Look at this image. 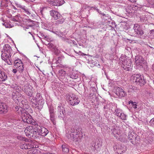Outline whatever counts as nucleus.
Segmentation results:
<instances>
[{"label":"nucleus","instance_id":"nucleus-1","mask_svg":"<svg viewBox=\"0 0 154 154\" xmlns=\"http://www.w3.org/2000/svg\"><path fill=\"white\" fill-rule=\"evenodd\" d=\"M21 119L22 121L24 122H26L28 124H31L32 125L27 126L25 129L24 132L26 136L29 137L30 134L33 130H36L38 128H36V122H35L34 120L32 118V116L28 113L23 112H22Z\"/></svg>","mask_w":154,"mask_h":154},{"label":"nucleus","instance_id":"nucleus-2","mask_svg":"<svg viewBox=\"0 0 154 154\" xmlns=\"http://www.w3.org/2000/svg\"><path fill=\"white\" fill-rule=\"evenodd\" d=\"M21 119L22 121L24 122H26L28 124H31L32 125L27 126L25 129L24 132L26 136L29 137L30 134L33 130H36L38 128H36V122H35L34 120L32 118V116L28 113L23 112H22Z\"/></svg>","mask_w":154,"mask_h":154},{"label":"nucleus","instance_id":"nucleus-3","mask_svg":"<svg viewBox=\"0 0 154 154\" xmlns=\"http://www.w3.org/2000/svg\"><path fill=\"white\" fill-rule=\"evenodd\" d=\"M21 119L22 121L24 122H26L28 124H31L32 125L27 126L25 129L24 132L26 136L29 137L30 134L33 130H36L38 128H36V122H35L34 120L32 118V116L28 113L23 112H22Z\"/></svg>","mask_w":154,"mask_h":154},{"label":"nucleus","instance_id":"nucleus-4","mask_svg":"<svg viewBox=\"0 0 154 154\" xmlns=\"http://www.w3.org/2000/svg\"><path fill=\"white\" fill-rule=\"evenodd\" d=\"M119 60L122 67L125 70L129 71L132 69L133 66L132 62L125 55H122L119 58Z\"/></svg>","mask_w":154,"mask_h":154},{"label":"nucleus","instance_id":"nucleus-5","mask_svg":"<svg viewBox=\"0 0 154 154\" xmlns=\"http://www.w3.org/2000/svg\"><path fill=\"white\" fill-rule=\"evenodd\" d=\"M35 100H37L36 103L33 102L32 100H34V99L32 98L30 101L31 104L33 107L41 110L43 107L44 102V100L42 99V96L40 93H37L35 98Z\"/></svg>","mask_w":154,"mask_h":154},{"label":"nucleus","instance_id":"nucleus-6","mask_svg":"<svg viewBox=\"0 0 154 154\" xmlns=\"http://www.w3.org/2000/svg\"><path fill=\"white\" fill-rule=\"evenodd\" d=\"M135 62L137 66L140 68H144L146 65V62L141 56H137L135 58Z\"/></svg>","mask_w":154,"mask_h":154},{"label":"nucleus","instance_id":"nucleus-7","mask_svg":"<svg viewBox=\"0 0 154 154\" xmlns=\"http://www.w3.org/2000/svg\"><path fill=\"white\" fill-rule=\"evenodd\" d=\"M23 91L28 96L31 97L33 94V89L32 87L28 84L25 85L23 88Z\"/></svg>","mask_w":154,"mask_h":154},{"label":"nucleus","instance_id":"nucleus-8","mask_svg":"<svg viewBox=\"0 0 154 154\" xmlns=\"http://www.w3.org/2000/svg\"><path fill=\"white\" fill-rule=\"evenodd\" d=\"M134 80L136 82L138 83L140 85H143L145 84V81L143 75L138 74H134Z\"/></svg>","mask_w":154,"mask_h":154},{"label":"nucleus","instance_id":"nucleus-9","mask_svg":"<svg viewBox=\"0 0 154 154\" xmlns=\"http://www.w3.org/2000/svg\"><path fill=\"white\" fill-rule=\"evenodd\" d=\"M11 54L4 52H2L1 58L2 59L7 62L8 64L11 65L12 64V60H11Z\"/></svg>","mask_w":154,"mask_h":154},{"label":"nucleus","instance_id":"nucleus-10","mask_svg":"<svg viewBox=\"0 0 154 154\" xmlns=\"http://www.w3.org/2000/svg\"><path fill=\"white\" fill-rule=\"evenodd\" d=\"M36 128H38V133L42 136H46L49 133L48 130L44 127H42L38 125H36Z\"/></svg>","mask_w":154,"mask_h":154},{"label":"nucleus","instance_id":"nucleus-11","mask_svg":"<svg viewBox=\"0 0 154 154\" xmlns=\"http://www.w3.org/2000/svg\"><path fill=\"white\" fill-rule=\"evenodd\" d=\"M115 90L114 92L119 97H124L127 95L126 93L120 87H117Z\"/></svg>","mask_w":154,"mask_h":154},{"label":"nucleus","instance_id":"nucleus-12","mask_svg":"<svg viewBox=\"0 0 154 154\" xmlns=\"http://www.w3.org/2000/svg\"><path fill=\"white\" fill-rule=\"evenodd\" d=\"M57 110L58 117L63 118L65 115V110L61 104L59 105L57 108Z\"/></svg>","mask_w":154,"mask_h":154},{"label":"nucleus","instance_id":"nucleus-13","mask_svg":"<svg viewBox=\"0 0 154 154\" xmlns=\"http://www.w3.org/2000/svg\"><path fill=\"white\" fill-rule=\"evenodd\" d=\"M134 29H135L136 36L137 35L142 36L144 34V32L141 29L140 26L138 24H134Z\"/></svg>","mask_w":154,"mask_h":154},{"label":"nucleus","instance_id":"nucleus-14","mask_svg":"<svg viewBox=\"0 0 154 154\" xmlns=\"http://www.w3.org/2000/svg\"><path fill=\"white\" fill-rule=\"evenodd\" d=\"M115 148H116L115 151L118 154H122L126 150L125 147L121 145L115 146L114 148V149H115Z\"/></svg>","mask_w":154,"mask_h":154},{"label":"nucleus","instance_id":"nucleus-15","mask_svg":"<svg viewBox=\"0 0 154 154\" xmlns=\"http://www.w3.org/2000/svg\"><path fill=\"white\" fill-rule=\"evenodd\" d=\"M50 14L51 16L54 18L55 20L58 19L61 16V15L59 12L54 10L50 11Z\"/></svg>","mask_w":154,"mask_h":154},{"label":"nucleus","instance_id":"nucleus-16","mask_svg":"<svg viewBox=\"0 0 154 154\" xmlns=\"http://www.w3.org/2000/svg\"><path fill=\"white\" fill-rule=\"evenodd\" d=\"M8 107L5 104L0 103V114H5L8 111Z\"/></svg>","mask_w":154,"mask_h":154},{"label":"nucleus","instance_id":"nucleus-17","mask_svg":"<svg viewBox=\"0 0 154 154\" xmlns=\"http://www.w3.org/2000/svg\"><path fill=\"white\" fill-rule=\"evenodd\" d=\"M136 134L133 131L129 132L128 139L132 144H134L136 139Z\"/></svg>","mask_w":154,"mask_h":154},{"label":"nucleus","instance_id":"nucleus-18","mask_svg":"<svg viewBox=\"0 0 154 154\" xmlns=\"http://www.w3.org/2000/svg\"><path fill=\"white\" fill-rule=\"evenodd\" d=\"M12 49L11 46L8 44H5L3 48L2 52L9 53L11 54Z\"/></svg>","mask_w":154,"mask_h":154},{"label":"nucleus","instance_id":"nucleus-19","mask_svg":"<svg viewBox=\"0 0 154 154\" xmlns=\"http://www.w3.org/2000/svg\"><path fill=\"white\" fill-rule=\"evenodd\" d=\"M78 97L75 94H72L69 95L67 97V99L69 101V103L70 104L73 103L74 100H76Z\"/></svg>","mask_w":154,"mask_h":154},{"label":"nucleus","instance_id":"nucleus-20","mask_svg":"<svg viewBox=\"0 0 154 154\" xmlns=\"http://www.w3.org/2000/svg\"><path fill=\"white\" fill-rule=\"evenodd\" d=\"M10 4V2L9 0H3L1 1L0 9H3L7 7Z\"/></svg>","mask_w":154,"mask_h":154},{"label":"nucleus","instance_id":"nucleus-21","mask_svg":"<svg viewBox=\"0 0 154 154\" xmlns=\"http://www.w3.org/2000/svg\"><path fill=\"white\" fill-rule=\"evenodd\" d=\"M127 89L128 92L130 93H133L134 92H136V91L137 90V88L132 85L128 86Z\"/></svg>","mask_w":154,"mask_h":154},{"label":"nucleus","instance_id":"nucleus-22","mask_svg":"<svg viewBox=\"0 0 154 154\" xmlns=\"http://www.w3.org/2000/svg\"><path fill=\"white\" fill-rule=\"evenodd\" d=\"M8 76L3 71L0 75V82H4L7 79Z\"/></svg>","mask_w":154,"mask_h":154},{"label":"nucleus","instance_id":"nucleus-23","mask_svg":"<svg viewBox=\"0 0 154 154\" xmlns=\"http://www.w3.org/2000/svg\"><path fill=\"white\" fill-rule=\"evenodd\" d=\"M14 64L16 68L17 66H18L21 65L23 66V65L21 60L19 59H17L14 61Z\"/></svg>","mask_w":154,"mask_h":154},{"label":"nucleus","instance_id":"nucleus-24","mask_svg":"<svg viewBox=\"0 0 154 154\" xmlns=\"http://www.w3.org/2000/svg\"><path fill=\"white\" fill-rule=\"evenodd\" d=\"M65 3V2L63 0H55L54 6H60Z\"/></svg>","mask_w":154,"mask_h":154},{"label":"nucleus","instance_id":"nucleus-25","mask_svg":"<svg viewBox=\"0 0 154 154\" xmlns=\"http://www.w3.org/2000/svg\"><path fill=\"white\" fill-rule=\"evenodd\" d=\"M62 148L63 152L65 153H67L69 151V147L68 146L65 144L62 145Z\"/></svg>","mask_w":154,"mask_h":154},{"label":"nucleus","instance_id":"nucleus-26","mask_svg":"<svg viewBox=\"0 0 154 154\" xmlns=\"http://www.w3.org/2000/svg\"><path fill=\"white\" fill-rule=\"evenodd\" d=\"M38 133V130H33V131H32L31 134H30L29 138L32 137L33 138L35 139L37 138V133Z\"/></svg>","mask_w":154,"mask_h":154},{"label":"nucleus","instance_id":"nucleus-27","mask_svg":"<svg viewBox=\"0 0 154 154\" xmlns=\"http://www.w3.org/2000/svg\"><path fill=\"white\" fill-rule=\"evenodd\" d=\"M3 25L6 28H11L14 26V24L10 21L5 23L3 24Z\"/></svg>","mask_w":154,"mask_h":154},{"label":"nucleus","instance_id":"nucleus-28","mask_svg":"<svg viewBox=\"0 0 154 154\" xmlns=\"http://www.w3.org/2000/svg\"><path fill=\"white\" fill-rule=\"evenodd\" d=\"M128 34L132 36H136V33L134 27L132 29H129L128 32Z\"/></svg>","mask_w":154,"mask_h":154},{"label":"nucleus","instance_id":"nucleus-29","mask_svg":"<svg viewBox=\"0 0 154 154\" xmlns=\"http://www.w3.org/2000/svg\"><path fill=\"white\" fill-rule=\"evenodd\" d=\"M58 19L59 20L56 21L55 24L56 25H58L59 24L62 23L64 21V19L61 15V17Z\"/></svg>","mask_w":154,"mask_h":154},{"label":"nucleus","instance_id":"nucleus-30","mask_svg":"<svg viewBox=\"0 0 154 154\" xmlns=\"http://www.w3.org/2000/svg\"><path fill=\"white\" fill-rule=\"evenodd\" d=\"M22 9L23 10V12H25L29 16H30L31 15V13L29 11V9L25 6H24Z\"/></svg>","mask_w":154,"mask_h":154},{"label":"nucleus","instance_id":"nucleus-31","mask_svg":"<svg viewBox=\"0 0 154 154\" xmlns=\"http://www.w3.org/2000/svg\"><path fill=\"white\" fill-rule=\"evenodd\" d=\"M122 111L121 109L119 108H117L115 110L114 114L118 117L119 116V115H120V114L122 113Z\"/></svg>","mask_w":154,"mask_h":154},{"label":"nucleus","instance_id":"nucleus-32","mask_svg":"<svg viewBox=\"0 0 154 154\" xmlns=\"http://www.w3.org/2000/svg\"><path fill=\"white\" fill-rule=\"evenodd\" d=\"M24 65H23V66H17L16 68L17 69V71H18L20 73H22L24 69Z\"/></svg>","mask_w":154,"mask_h":154},{"label":"nucleus","instance_id":"nucleus-33","mask_svg":"<svg viewBox=\"0 0 154 154\" xmlns=\"http://www.w3.org/2000/svg\"><path fill=\"white\" fill-rule=\"evenodd\" d=\"M50 120L54 125L56 124L55 115H50Z\"/></svg>","mask_w":154,"mask_h":154},{"label":"nucleus","instance_id":"nucleus-34","mask_svg":"<svg viewBox=\"0 0 154 154\" xmlns=\"http://www.w3.org/2000/svg\"><path fill=\"white\" fill-rule=\"evenodd\" d=\"M127 116L122 112V113L120 114V115H119V116L118 117L122 120H126Z\"/></svg>","mask_w":154,"mask_h":154},{"label":"nucleus","instance_id":"nucleus-35","mask_svg":"<svg viewBox=\"0 0 154 154\" xmlns=\"http://www.w3.org/2000/svg\"><path fill=\"white\" fill-rule=\"evenodd\" d=\"M49 111L50 115H55L54 109L53 106H50L49 107Z\"/></svg>","mask_w":154,"mask_h":154},{"label":"nucleus","instance_id":"nucleus-36","mask_svg":"<svg viewBox=\"0 0 154 154\" xmlns=\"http://www.w3.org/2000/svg\"><path fill=\"white\" fill-rule=\"evenodd\" d=\"M48 47L51 50H54L56 47L52 43H48L47 44Z\"/></svg>","mask_w":154,"mask_h":154},{"label":"nucleus","instance_id":"nucleus-37","mask_svg":"<svg viewBox=\"0 0 154 154\" xmlns=\"http://www.w3.org/2000/svg\"><path fill=\"white\" fill-rule=\"evenodd\" d=\"M128 103L129 104H131V106L134 109L137 108V103L136 102H133L132 101L130 100L129 102Z\"/></svg>","mask_w":154,"mask_h":154},{"label":"nucleus","instance_id":"nucleus-38","mask_svg":"<svg viewBox=\"0 0 154 154\" xmlns=\"http://www.w3.org/2000/svg\"><path fill=\"white\" fill-rule=\"evenodd\" d=\"M70 77L71 78L76 79L78 78V75L74 72H72V74L70 75Z\"/></svg>","mask_w":154,"mask_h":154},{"label":"nucleus","instance_id":"nucleus-39","mask_svg":"<svg viewBox=\"0 0 154 154\" xmlns=\"http://www.w3.org/2000/svg\"><path fill=\"white\" fill-rule=\"evenodd\" d=\"M73 101V104H72L71 103L70 105L72 106H74L75 105H78L79 104L80 102V100H79V98L77 99L76 100H74V101Z\"/></svg>","mask_w":154,"mask_h":154},{"label":"nucleus","instance_id":"nucleus-40","mask_svg":"<svg viewBox=\"0 0 154 154\" xmlns=\"http://www.w3.org/2000/svg\"><path fill=\"white\" fill-rule=\"evenodd\" d=\"M60 75L64 76L66 74V72L63 69H60L58 71Z\"/></svg>","mask_w":154,"mask_h":154},{"label":"nucleus","instance_id":"nucleus-41","mask_svg":"<svg viewBox=\"0 0 154 154\" xmlns=\"http://www.w3.org/2000/svg\"><path fill=\"white\" fill-rule=\"evenodd\" d=\"M20 148L22 149H27V143H24V144H22L20 146Z\"/></svg>","mask_w":154,"mask_h":154},{"label":"nucleus","instance_id":"nucleus-42","mask_svg":"<svg viewBox=\"0 0 154 154\" xmlns=\"http://www.w3.org/2000/svg\"><path fill=\"white\" fill-rule=\"evenodd\" d=\"M39 35L42 36L43 38L47 40L48 36H47V35H45L42 32H39Z\"/></svg>","mask_w":154,"mask_h":154},{"label":"nucleus","instance_id":"nucleus-43","mask_svg":"<svg viewBox=\"0 0 154 154\" xmlns=\"http://www.w3.org/2000/svg\"><path fill=\"white\" fill-rule=\"evenodd\" d=\"M27 148H28L27 149H30L34 148L33 144L31 143H27Z\"/></svg>","mask_w":154,"mask_h":154},{"label":"nucleus","instance_id":"nucleus-44","mask_svg":"<svg viewBox=\"0 0 154 154\" xmlns=\"http://www.w3.org/2000/svg\"><path fill=\"white\" fill-rule=\"evenodd\" d=\"M64 57L63 56H60L58 57L57 58V63H60L61 60L64 58Z\"/></svg>","mask_w":154,"mask_h":154},{"label":"nucleus","instance_id":"nucleus-45","mask_svg":"<svg viewBox=\"0 0 154 154\" xmlns=\"http://www.w3.org/2000/svg\"><path fill=\"white\" fill-rule=\"evenodd\" d=\"M102 18L104 19L105 20H107L108 18V15H106L104 14H102V16H101Z\"/></svg>","mask_w":154,"mask_h":154},{"label":"nucleus","instance_id":"nucleus-46","mask_svg":"<svg viewBox=\"0 0 154 154\" xmlns=\"http://www.w3.org/2000/svg\"><path fill=\"white\" fill-rule=\"evenodd\" d=\"M17 138L18 140H25L26 139L25 138L20 135H17Z\"/></svg>","mask_w":154,"mask_h":154},{"label":"nucleus","instance_id":"nucleus-47","mask_svg":"<svg viewBox=\"0 0 154 154\" xmlns=\"http://www.w3.org/2000/svg\"><path fill=\"white\" fill-rule=\"evenodd\" d=\"M54 54L56 55H57L60 53V51L56 47L53 50Z\"/></svg>","mask_w":154,"mask_h":154},{"label":"nucleus","instance_id":"nucleus-48","mask_svg":"<svg viewBox=\"0 0 154 154\" xmlns=\"http://www.w3.org/2000/svg\"><path fill=\"white\" fill-rule=\"evenodd\" d=\"M55 0H47V1L48 3L54 6Z\"/></svg>","mask_w":154,"mask_h":154},{"label":"nucleus","instance_id":"nucleus-49","mask_svg":"<svg viewBox=\"0 0 154 154\" xmlns=\"http://www.w3.org/2000/svg\"><path fill=\"white\" fill-rule=\"evenodd\" d=\"M150 125L154 127V118L152 119L149 122Z\"/></svg>","mask_w":154,"mask_h":154},{"label":"nucleus","instance_id":"nucleus-50","mask_svg":"<svg viewBox=\"0 0 154 154\" xmlns=\"http://www.w3.org/2000/svg\"><path fill=\"white\" fill-rule=\"evenodd\" d=\"M16 6L17 7L21 8V9L23 8L24 5H22L18 3H15Z\"/></svg>","mask_w":154,"mask_h":154},{"label":"nucleus","instance_id":"nucleus-51","mask_svg":"<svg viewBox=\"0 0 154 154\" xmlns=\"http://www.w3.org/2000/svg\"><path fill=\"white\" fill-rule=\"evenodd\" d=\"M15 109H16V110L18 113H20H20H21V108H19L18 106H17L15 107Z\"/></svg>","mask_w":154,"mask_h":154},{"label":"nucleus","instance_id":"nucleus-52","mask_svg":"<svg viewBox=\"0 0 154 154\" xmlns=\"http://www.w3.org/2000/svg\"><path fill=\"white\" fill-rule=\"evenodd\" d=\"M103 109L105 112H107L109 109V107L107 105L104 106L103 107Z\"/></svg>","mask_w":154,"mask_h":154},{"label":"nucleus","instance_id":"nucleus-53","mask_svg":"<svg viewBox=\"0 0 154 154\" xmlns=\"http://www.w3.org/2000/svg\"><path fill=\"white\" fill-rule=\"evenodd\" d=\"M32 26L31 25H28V26H26L25 27H24V29H25V30H26V29H28L29 28V27H32Z\"/></svg>","mask_w":154,"mask_h":154},{"label":"nucleus","instance_id":"nucleus-54","mask_svg":"<svg viewBox=\"0 0 154 154\" xmlns=\"http://www.w3.org/2000/svg\"><path fill=\"white\" fill-rule=\"evenodd\" d=\"M44 9V8H42V9L40 10V13L42 15H43V10Z\"/></svg>","mask_w":154,"mask_h":154},{"label":"nucleus","instance_id":"nucleus-55","mask_svg":"<svg viewBox=\"0 0 154 154\" xmlns=\"http://www.w3.org/2000/svg\"><path fill=\"white\" fill-rule=\"evenodd\" d=\"M17 69L16 68V69H13L12 70V72L14 73H15L17 72Z\"/></svg>","mask_w":154,"mask_h":154},{"label":"nucleus","instance_id":"nucleus-56","mask_svg":"<svg viewBox=\"0 0 154 154\" xmlns=\"http://www.w3.org/2000/svg\"><path fill=\"white\" fill-rule=\"evenodd\" d=\"M13 21H16V22H18V19H16L15 18H13Z\"/></svg>","mask_w":154,"mask_h":154},{"label":"nucleus","instance_id":"nucleus-57","mask_svg":"<svg viewBox=\"0 0 154 154\" xmlns=\"http://www.w3.org/2000/svg\"><path fill=\"white\" fill-rule=\"evenodd\" d=\"M95 10H96L97 12H99V10L97 8V7H95L94 8Z\"/></svg>","mask_w":154,"mask_h":154},{"label":"nucleus","instance_id":"nucleus-58","mask_svg":"<svg viewBox=\"0 0 154 154\" xmlns=\"http://www.w3.org/2000/svg\"><path fill=\"white\" fill-rule=\"evenodd\" d=\"M116 130L115 129H113V133H114V134H117V133H116Z\"/></svg>","mask_w":154,"mask_h":154},{"label":"nucleus","instance_id":"nucleus-59","mask_svg":"<svg viewBox=\"0 0 154 154\" xmlns=\"http://www.w3.org/2000/svg\"><path fill=\"white\" fill-rule=\"evenodd\" d=\"M152 69L154 71V63L152 65Z\"/></svg>","mask_w":154,"mask_h":154},{"label":"nucleus","instance_id":"nucleus-60","mask_svg":"<svg viewBox=\"0 0 154 154\" xmlns=\"http://www.w3.org/2000/svg\"><path fill=\"white\" fill-rule=\"evenodd\" d=\"M100 14L102 15V14H104L103 13H101V11L99 10V12H98Z\"/></svg>","mask_w":154,"mask_h":154},{"label":"nucleus","instance_id":"nucleus-61","mask_svg":"<svg viewBox=\"0 0 154 154\" xmlns=\"http://www.w3.org/2000/svg\"><path fill=\"white\" fill-rule=\"evenodd\" d=\"M150 33H152L153 32H154V30H152L150 31Z\"/></svg>","mask_w":154,"mask_h":154},{"label":"nucleus","instance_id":"nucleus-62","mask_svg":"<svg viewBox=\"0 0 154 154\" xmlns=\"http://www.w3.org/2000/svg\"><path fill=\"white\" fill-rule=\"evenodd\" d=\"M93 95V94L91 93L90 94V97L92 96Z\"/></svg>","mask_w":154,"mask_h":154},{"label":"nucleus","instance_id":"nucleus-63","mask_svg":"<svg viewBox=\"0 0 154 154\" xmlns=\"http://www.w3.org/2000/svg\"><path fill=\"white\" fill-rule=\"evenodd\" d=\"M29 0V1H30V2H33L35 0Z\"/></svg>","mask_w":154,"mask_h":154},{"label":"nucleus","instance_id":"nucleus-64","mask_svg":"<svg viewBox=\"0 0 154 154\" xmlns=\"http://www.w3.org/2000/svg\"><path fill=\"white\" fill-rule=\"evenodd\" d=\"M73 135H74L73 134H71L70 136L71 137L73 136Z\"/></svg>","mask_w":154,"mask_h":154}]
</instances>
